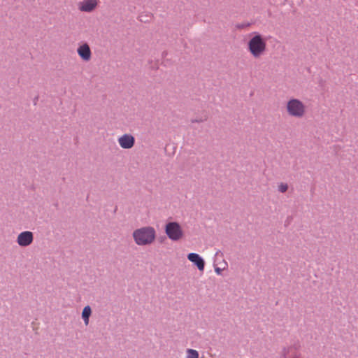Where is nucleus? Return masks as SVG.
I'll return each instance as SVG.
<instances>
[{
    "instance_id": "7ed1b4c3",
    "label": "nucleus",
    "mask_w": 358,
    "mask_h": 358,
    "mask_svg": "<svg viewBox=\"0 0 358 358\" xmlns=\"http://www.w3.org/2000/svg\"><path fill=\"white\" fill-rule=\"evenodd\" d=\"M287 110L290 116L301 118L305 115L306 106L299 99H291L287 103Z\"/></svg>"
},
{
    "instance_id": "ddd939ff",
    "label": "nucleus",
    "mask_w": 358,
    "mask_h": 358,
    "mask_svg": "<svg viewBox=\"0 0 358 358\" xmlns=\"http://www.w3.org/2000/svg\"><path fill=\"white\" fill-rule=\"evenodd\" d=\"M287 189L288 185L286 183H280L278 186V190L282 193H285Z\"/></svg>"
},
{
    "instance_id": "a211bd4d",
    "label": "nucleus",
    "mask_w": 358,
    "mask_h": 358,
    "mask_svg": "<svg viewBox=\"0 0 358 358\" xmlns=\"http://www.w3.org/2000/svg\"><path fill=\"white\" fill-rule=\"evenodd\" d=\"M220 254H221V255H222V252H221V251L218 250V251L216 252L215 255H216V256H217V255H220Z\"/></svg>"
},
{
    "instance_id": "f3484780",
    "label": "nucleus",
    "mask_w": 358,
    "mask_h": 358,
    "mask_svg": "<svg viewBox=\"0 0 358 358\" xmlns=\"http://www.w3.org/2000/svg\"><path fill=\"white\" fill-rule=\"evenodd\" d=\"M84 320V322L85 324V325H87L89 324V320H90V317H82Z\"/></svg>"
},
{
    "instance_id": "0eeeda50",
    "label": "nucleus",
    "mask_w": 358,
    "mask_h": 358,
    "mask_svg": "<svg viewBox=\"0 0 358 358\" xmlns=\"http://www.w3.org/2000/svg\"><path fill=\"white\" fill-rule=\"evenodd\" d=\"M187 259L192 262L199 271H203L204 270L205 261L199 255L194 252L189 253L187 255Z\"/></svg>"
},
{
    "instance_id": "6e6552de",
    "label": "nucleus",
    "mask_w": 358,
    "mask_h": 358,
    "mask_svg": "<svg viewBox=\"0 0 358 358\" xmlns=\"http://www.w3.org/2000/svg\"><path fill=\"white\" fill-rule=\"evenodd\" d=\"M77 52L80 57L84 61L87 62L91 59L92 52L87 43L80 45L77 49Z\"/></svg>"
},
{
    "instance_id": "423d86ee",
    "label": "nucleus",
    "mask_w": 358,
    "mask_h": 358,
    "mask_svg": "<svg viewBox=\"0 0 358 358\" xmlns=\"http://www.w3.org/2000/svg\"><path fill=\"white\" fill-rule=\"evenodd\" d=\"M34 234L31 231H24L19 234L17 238V243L21 247H27L32 243Z\"/></svg>"
},
{
    "instance_id": "39448f33",
    "label": "nucleus",
    "mask_w": 358,
    "mask_h": 358,
    "mask_svg": "<svg viewBox=\"0 0 358 358\" xmlns=\"http://www.w3.org/2000/svg\"><path fill=\"white\" fill-rule=\"evenodd\" d=\"M299 342L294 343L288 348H283L281 358H299L301 357L299 350L300 349Z\"/></svg>"
},
{
    "instance_id": "f8f14e48",
    "label": "nucleus",
    "mask_w": 358,
    "mask_h": 358,
    "mask_svg": "<svg viewBox=\"0 0 358 358\" xmlns=\"http://www.w3.org/2000/svg\"><path fill=\"white\" fill-rule=\"evenodd\" d=\"M92 314V310L90 306H85L82 312V317H90Z\"/></svg>"
},
{
    "instance_id": "f257e3e1",
    "label": "nucleus",
    "mask_w": 358,
    "mask_h": 358,
    "mask_svg": "<svg viewBox=\"0 0 358 358\" xmlns=\"http://www.w3.org/2000/svg\"><path fill=\"white\" fill-rule=\"evenodd\" d=\"M134 240L138 245H147L153 243L156 231L152 227H143L137 229L132 234Z\"/></svg>"
},
{
    "instance_id": "dca6fc26",
    "label": "nucleus",
    "mask_w": 358,
    "mask_h": 358,
    "mask_svg": "<svg viewBox=\"0 0 358 358\" xmlns=\"http://www.w3.org/2000/svg\"><path fill=\"white\" fill-rule=\"evenodd\" d=\"M222 270L220 268H219V267H216V268H215V273H216L217 275H220V274L222 273Z\"/></svg>"
},
{
    "instance_id": "20e7f679",
    "label": "nucleus",
    "mask_w": 358,
    "mask_h": 358,
    "mask_svg": "<svg viewBox=\"0 0 358 358\" xmlns=\"http://www.w3.org/2000/svg\"><path fill=\"white\" fill-rule=\"evenodd\" d=\"M165 232L169 239L178 241L183 236V231L177 222H169L165 226Z\"/></svg>"
},
{
    "instance_id": "6ab92c4d",
    "label": "nucleus",
    "mask_w": 358,
    "mask_h": 358,
    "mask_svg": "<svg viewBox=\"0 0 358 358\" xmlns=\"http://www.w3.org/2000/svg\"><path fill=\"white\" fill-rule=\"evenodd\" d=\"M38 99V97H36L35 100H34V103H36V100Z\"/></svg>"
},
{
    "instance_id": "9d476101",
    "label": "nucleus",
    "mask_w": 358,
    "mask_h": 358,
    "mask_svg": "<svg viewBox=\"0 0 358 358\" xmlns=\"http://www.w3.org/2000/svg\"><path fill=\"white\" fill-rule=\"evenodd\" d=\"M96 0H85L80 6V10L83 12H92L96 6Z\"/></svg>"
},
{
    "instance_id": "9b49d317",
    "label": "nucleus",
    "mask_w": 358,
    "mask_h": 358,
    "mask_svg": "<svg viewBox=\"0 0 358 358\" xmlns=\"http://www.w3.org/2000/svg\"><path fill=\"white\" fill-rule=\"evenodd\" d=\"M187 354V358H199V352L196 350L188 349Z\"/></svg>"
},
{
    "instance_id": "f03ea898",
    "label": "nucleus",
    "mask_w": 358,
    "mask_h": 358,
    "mask_svg": "<svg viewBox=\"0 0 358 358\" xmlns=\"http://www.w3.org/2000/svg\"><path fill=\"white\" fill-rule=\"evenodd\" d=\"M254 36L248 41V50L255 57H260L266 50V42L263 36L257 32L253 33Z\"/></svg>"
},
{
    "instance_id": "4468645a",
    "label": "nucleus",
    "mask_w": 358,
    "mask_h": 358,
    "mask_svg": "<svg viewBox=\"0 0 358 358\" xmlns=\"http://www.w3.org/2000/svg\"><path fill=\"white\" fill-rule=\"evenodd\" d=\"M250 26V23L249 22H243V23H238L236 25V27L238 29H243L245 28H247Z\"/></svg>"
},
{
    "instance_id": "2eb2a0df",
    "label": "nucleus",
    "mask_w": 358,
    "mask_h": 358,
    "mask_svg": "<svg viewBox=\"0 0 358 358\" xmlns=\"http://www.w3.org/2000/svg\"><path fill=\"white\" fill-rule=\"evenodd\" d=\"M206 120V118H205V119H202V118H200V119H194V120H192V121H191V122H192V123H194V122H203V121H204V120Z\"/></svg>"
},
{
    "instance_id": "1a4fd4ad",
    "label": "nucleus",
    "mask_w": 358,
    "mask_h": 358,
    "mask_svg": "<svg viewBox=\"0 0 358 358\" xmlns=\"http://www.w3.org/2000/svg\"><path fill=\"white\" fill-rule=\"evenodd\" d=\"M118 142L122 148L130 149L134 145L135 138L131 135L124 134L119 138Z\"/></svg>"
}]
</instances>
